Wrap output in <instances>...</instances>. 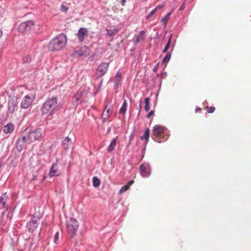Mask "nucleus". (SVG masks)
I'll list each match as a JSON object with an SVG mask.
<instances>
[{
    "instance_id": "1",
    "label": "nucleus",
    "mask_w": 251,
    "mask_h": 251,
    "mask_svg": "<svg viewBox=\"0 0 251 251\" xmlns=\"http://www.w3.org/2000/svg\"><path fill=\"white\" fill-rule=\"evenodd\" d=\"M67 42L66 36L61 34L51 40L48 45V48L51 51H57L62 49Z\"/></svg>"
},
{
    "instance_id": "8",
    "label": "nucleus",
    "mask_w": 251,
    "mask_h": 251,
    "mask_svg": "<svg viewBox=\"0 0 251 251\" xmlns=\"http://www.w3.org/2000/svg\"><path fill=\"white\" fill-rule=\"evenodd\" d=\"M28 137V134L27 132L25 135L22 136L19 138L17 145V147L18 150H21L24 147H25V144H30L31 143Z\"/></svg>"
},
{
    "instance_id": "2",
    "label": "nucleus",
    "mask_w": 251,
    "mask_h": 251,
    "mask_svg": "<svg viewBox=\"0 0 251 251\" xmlns=\"http://www.w3.org/2000/svg\"><path fill=\"white\" fill-rule=\"evenodd\" d=\"M57 103V98L55 97L47 100L41 108L42 113L49 115L52 114L56 107Z\"/></svg>"
},
{
    "instance_id": "14",
    "label": "nucleus",
    "mask_w": 251,
    "mask_h": 251,
    "mask_svg": "<svg viewBox=\"0 0 251 251\" xmlns=\"http://www.w3.org/2000/svg\"><path fill=\"white\" fill-rule=\"evenodd\" d=\"M60 175L59 171L58 170V165L56 163L52 165L50 171L49 173V176L50 177H53L54 176H58Z\"/></svg>"
},
{
    "instance_id": "40",
    "label": "nucleus",
    "mask_w": 251,
    "mask_h": 251,
    "mask_svg": "<svg viewBox=\"0 0 251 251\" xmlns=\"http://www.w3.org/2000/svg\"><path fill=\"white\" fill-rule=\"evenodd\" d=\"M134 182V181L133 180H130L128 182L127 185H128V187H129L130 185H131Z\"/></svg>"
},
{
    "instance_id": "20",
    "label": "nucleus",
    "mask_w": 251,
    "mask_h": 251,
    "mask_svg": "<svg viewBox=\"0 0 251 251\" xmlns=\"http://www.w3.org/2000/svg\"><path fill=\"white\" fill-rule=\"evenodd\" d=\"M117 137L113 138L112 140L111 141L108 149L107 151L108 152H110L112 151L114 149L116 145V142H117Z\"/></svg>"
},
{
    "instance_id": "33",
    "label": "nucleus",
    "mask_w": 251,
    "mask_h": 251,
    "mask_svg": "<svg viewBox=\"0 0 251 251\" xmlns=\"http://www.w3.org/2000/svg\"><path fill=\"white\" fill-rule=\"evenodd\" d=\"M207 109V112L209 113H212L214 112L215 108L214 106L208 107L206 106Z\"/></svg>"
},
{
    "instance_id": "11",
    "label": "nucleus",
    "mask_w": 251,
    "mask_h": 251,
    "mask_svg": "<svg viewBox=\"0 0 251 251\" xmlns=\"http://www.w3.org/2000/svg\"><path fill=\"white\" fill-rule=\"evenodd\" d=\"M140 172L143 177H148L151 174L150 166L148 164L141 165L140 166Z\"/></svg>"
},
{
    "instance_id": "35",
    "label": "nucleus",
    "mask_w": 251,
    "mask_h": 251,
    "mask_svg": "<svg viewBox=\"0 0 251 251\" xmlns=\"http://www.w3.org/2000/svg\"><path fill=\"white\" fill-rule=\"evenodd\" d=\"M156 10H152L149 14V15L147 16L146 18L147 19H150L151 17L156 12Z\"/></svg>"
},
{
    "instance_id": "27",
    "label": "nucleus",
    "mask_w": 251,
    "mask_h": 251,
    "mask_svg": "<svg viewBox=\"0 0 251 251\" xmlns=\"http://www.w3.org/2000/svg\"><path fill=\"white\" fill-rule=\"evenodd\" d=\"M171 38H172V35H170V36L169 37V39L167 43L166 44L164 50H163V52H164V53L166 52L169 49L170 44H171Z\"/></svg>"
},
{
    "instance_id": "46",
    "label": "nucleus",
    "mask_w": 251,
    "mask_h": 251,
    "mask_svg": "<svg viewBox=\"0 0 251 251\" xmlns=\"http://www.w3.org/2000/svg\"><path fill=\"white\" fill-rule=\"evenodd\" d=\"M20 88L22 89H24V88L23 87H21Z\"/></svg>"
},
{
    "instance_id": "3",
    "label": "nucleus",
    "mask_w": 251,
    "mask_h": 251,
    "mask_svg": "<svg viewBox=\"0 0 251 251\" xmlns=\"http://www.w3.org/2000/svg\"><path fill=\"white\" fill-rule=\"evenodd\" d=\"M78 226V222L74 218H71L69 221L67 222L66 227L67 232L72 237H74L76 235Z\"/></svg>"
},
{
    "instance_id": "37",
    "label": "nucleus",
    "mask_w": 251,
    "mask_h": 251,
    "mask_svg": "<svg viewBox=\"0 0 251 251\" xmlns=\"http://www.w3.org/2000/svg\"><path fill=\"white\" fill-rule=\"evenodd\" d=\"M153 114H154V111L152 110L147 115V117L148 118H150L151 117V116Z\"/></svg>"
},
{
    "instance_id": "44",
    "label": "nucleus",
    "mask_w": 251,
    "mask_h": 251,
    "mask_svg": "<svg viewBox=\"0 0 251 251\" xmlns=\"http://www.w3.org/2000/svg\"><path fill=\"white\" fill-rule=\"evenodd\" d=\"M33 215H34V217H37L38 218H40L41 217V215L40 214L38 215H36L35 213H34Z\"/></svg>"
},
{
    "instance_id": "15",
    "label": "nucleus",
    "mask_w": 251,
    "mask_h": 251,
    "mask_svg": "<svg viewBox=\"0 0 251 251\" xmlns=\"http://www.w3.org/2000/svg\"><path fill=\"white\" fill-rule=\"evenodd\" d=\"M72 144V140L69 137H66L62 141V146L64 150H67L70 148Z\"/></svg>"
},
{
    "instance_id": "13",
    "label": "nucleus",
    "mask_w": 251,
    "mask_h": 251,
    "mask_svg": "<svg viewBox=\"0 0 251 251\" xmlns=\"http://www.w3.org/2000/svg\"><path fill=\"white\" fill-rule=\"evenodd\" d=\"M88 35V31L85 28H80L77 33V37L79 41L82 42L84 40L85 36Z\"/></svg>"
},
{
    "instance_id": "6",
    "label": "nucleus",
    "mask_w": 251,
    "mask_h": 251,
    "mask_svg": "<svg viewBox=\"0 0 251 251\" xmlns=\"http://www.w3.org/2000/svg\"><path fill=\"white\" fill-rule=\"evenodd\" d=\"M30 141L32 143L36 140L41 138L43 136L42 130L41 128H37L27 132Z\"/></svg>"
},
{
    "instance_id": "42",
    "label": "nucleus",
    "mask_w": 251,
    "mask_h": 251,
    "mask_svg": "<svg viewBox=\"0 0 251 251\" xmlns=\"http://www.w3.org/2000/svg\"><path fill=\"white\" fill-rule=\"evenodd\" d=\"M61 9L63 11H67L68 10V8H66L65 6H62L61 7Z\"/></svg>"
},
{
    "instance_id": "32",
    "label": "nucleus",
    "mask_w": 251,
    "mask_h": 251,
    "mask_svg": "<svg viewBox=\"0 0 251 251\" xmlns=\"http://www.w3.org/2000/svg\"><path fill=\"white\" fill-rule=\"evenodd\" d=\"M81 96H82L81 92H77L74 96V99L76 101H77L80 100Z\"/></svg>"
},
{
    "instance_id": "4",
    "label": "nucleus",
    "mask_w": 251,
    "mask_h": 251,
    "mask_svg": "<svg viewBox=\"0 0 251 251\" xmlns=\"http://www.w3.org/2000/svg\"><path fill=\"white\" fill-rule=\"evenodd\" d=\"M34 25V22L32 20L23 22L18 26V31L22 33L28 32L32 29Z\"/></svg>"
},
{
    "instance_id": "25",
    "label": "nucleus",
    "mask_w": 251,
    "mask_h": 251,
    "mask_svg": "<svg viewBox=\"0 0 251 251\" xmlns=\"http://www.w3.org/2000/svg\"><path fill=\"white\" fill-rule=\"evenodd\" d=\"M126 102L125 101L120 109V113L121 114H124L125 113L126 109Z\"/></svg>"
},
{
    "instance_id": "45",
    "label": "nucleus",
    "mask_w": 251,
    "mask_h": 251,
    "mask_svg": "<svg viewBox=\"0 0 251 251\" xmlns=\"http://www.w3.org/2000/svg\"><path fill=\"white\" fill-rule=\"evenodd\" d=\"M2 31L1 29H0V38L2 36Z\"/></svg>"
},
{
    "instance_id": "43",
    "label": "nucleus",
    "mask_w": 251,
    "mask_h": 251,
    "mask_svg": "<svg viewBox=\"0 0 251 251\" xmlns=\"http://www.w3.org/2000/svg\"><path fill=\"white\" fill-rule=\"evenodd\" d=\"M201 109L200 107H196L195 109L196 112H197L198 111H201Z\"/></svg>"
},
{
    "instance_id": "39",
    "label": "nucleus",
    "mask_w": 251,
    "mask_h": 251,
    "mask_svg": "<svg viewBox=\"0 0 251 251\" xmlns=\"http://www.w3.org/2000/svg\"><path fill=\"white\" fill-rule=\"evenodd\" d=\"M119 2L122 4V6H124L126 2V0H119Z\"/></svg>"
},
{
    "instance_id": "7",
    "label": "nucleus",
    "mask_w": 251,
    "mask_h": 251,
    "mask_svg": "<svg viewBox=\"0 0 251 251\" xmlns=\"http://www.w3.org/2000/svg\"><path fill=\"white\" fill-rule=\"evenodd\" d=\"M90 54V50L86 46H84L81 48L79 50L74 51L72 56L77 58L79 57H85Z\"/></svg>"
},
{
    "instance_id": "30",
    "label": "nucleus",
    "mask_w": 251,
    "mask_h": 251,
    "mask_svg": "<svg viewBox=\"0 0 251 251\" xmlns=\"http://www.w3.org/2000/svg\"><path fill=\"white\" fill-rule=\"evenodd\" d=\"M171 54L169 52H168L165 57L163 59V63H167L168 62L170 58H171Z\"/></svg>"
},
{
    "instance_id": "24",
    "label": "nucleus",
    "mask_w": 251,
    "mask_h": 251,
    "mask_svg": "<svg viewBox=\"0 0 251 251\" xmlns=\"http://www.w3.org/2000/svg\"><path fill=\"white\" fill-rule=\"evenodd\" d=\"M150 99L149 98H146L145 99V102L146 104L145 106V110L146 111H148L150 109Z\"/></svg>"
},
{
    "instance_id": "17",
    "label": "nucleus",
    "mask_w": 251,
    "mask_h": 251,
    "mask_svg": "<svg viewBox=\"0 0 251 251\" xmlns=\"http://www.w3.org/2000/svg\"><path fill=\"white\" fill-rule=\"evenodd\" d=\"M16 105V101L12 99L8 101V109L11 113H13L15 111Z\"/></svg>"
},
{
    "instance_id": "34",
    "label": "nucleus",
    "mask_w": 251,
    "mask_h": 251,
    "mask_svg": "<svg viewBox=\"0 0 251 251\" xmlns=\"http://www.w3.org/2000/svg\"><path fill=\"white\" fill-rule=\"evenodd\" d=\"M58 239H59V232H57L55 233V236H54V243L57 244L58 243Z\"/></svg>"
},
{
    "instance_id": "18",
    "label": "nucleus",
    "mask_w": 251,
    "mask_h": 251,
    "mask_svg": "<svg viewBox=\"0 0 251 251\" xmlns=\"http://www.w3.org/2000/svg\"><path fill=\"white\" fill-rule=\"evenodd\" d=\"M14 129V125L11 123H8L3 128V132L5 134L11 133Z\"/></svg>"
},
{
    "instance_id": "10",
    "label": "nucleus",
    "mask_w": 251,
    "mask_h": 251,
    "mask_svg": "<svg viewBox=\"0 0 251 251\" xmlns=\"http://www.w3.org/2000/svg\"><path fill=\"white\" fill-rule=\"evenodd\" d=\"M109 67V64L102 63L98 67L96 75L98 77L102 76L107 72Z\"/></svg>"
},
{
    "instance_id": "36",
    "label": "nucleus",
    "mask_w": 251,
    "mask_h": 251,
    "mask_svg": "<svg viewBox=\"0 0 251 251\" xmlns=\"http://www.w3.org/2000/svg\"><path fill=\"white\" fill-rule=\"evenodd\" d=\"M164 6L163 5H159L157 6L154 9L156 10V11H157L159 9H161Z\"/></svg>"
},
{
    "instance_id": "41",
    "label": "nucleus",
    "mask_w": 251,
    "mask_h": 251,
    "mask_svg": "<svg viewBox=\"0 0 251 251\" xmlns=\"http://www.w3.org/2000/svg\"><path fill=\"white\" fill-rule=\"evenodd\" d=\"M185 7V4H183L179 8V10H181V11H182L184 9Z\"/></svg>"
},
{
    "instance_id": "21",
    "label": "nucleus",
    "mask_w": 251,
    "mask_h": 251,
    "mask_svg": "<svg viewBox=\"0 0 251 251\" xmlns=\"http://www.w3.org/2000/svg\"><path fill=\"white\" fill-rule=\"evenodd\" d=\"M122 78V73L120 72H118L116 75L114 81L116 85H119Z\"/></svg>"
},
{
    "instance_id": "26",
    "label": "nucleus",
    "mask_w": 251,
    "mask_h": 251,
    "mask_svg": "<svg viewBox=\"0 0 251 251\" xmlns=\"http://www.w3.org/2000/svg\"><path fill=\"white\" fill-rule=\"evenodd\" d=\"M150 129L148 128L145 130V133L144 135V136H142L141 137V139H143V138L145 139L146 141L147 142L149 140V136H150Z\"/></svg>"
},
{
    "instance_id": "28",
    "label": "nucleus",
    "mask_w": 251,
    "mask_h": 251,
    "mask_svg": "<svg viewBox=\"0 0 251 251\" xmlns=\"http://www.w3.org/2000/svg\"><path fill=\"white\" fill-rule=\"evenodd\" d=\"M171 12L170 13H168L166 16L165 17L162 18L161 19V21L162 22H163L165 24H166L167 22H168V21L169 20V19H170V16H171Z\"/></svg>"
},
{
    "instance_id": "9",
    "label": "nucleus",
    "mask_w": 251,
    "mask_h": 251,
    "mask_svg": "<svg viewBox=\"0 0 251 251\" xmlns=\"http://www.w3.org/2000/svg\"><path fill=\"white\" fill-rule=\"evenodd\" d=\"M165 128L159 125H156L153 127V135L156 138L163 137Z\"/></svg>"
},
{
    "instance_id": "29",
    "label": "nucleus",
    "mask_w": 251,
    "mask_h": 251,
    "mask_svg": "<svg viewBox=\"0 0 251 251\" xmlns=\"http://www.w3.org/2000/svg\"><path fill=\"white\" fill-rule=\"evenodd\" d=\"M31 60V57L29 55H26L23 57V61L25 63H29Z\"/></svg>"
},
{
    "instance_id": "5",
    "label": "nucleus",
    "mask_w": 251,
    "mask_h": 251,
    "mask_svg": "<svg viewBox=\"0 0 251 251\" xmlns=\"http://www.w3.org/2000/svg\"><path fill=\"white\" fill-rule=\"evenodd\" d=\"M35 98V93L27 94L24 98L21 103L22 108H27L32 103Z\"/></svg>"
},
{
    "instance_id": "12",
    "label": "nucleus",
    "mask_w": 251,
    "mask_h": 251,
    "mask_svg": "<svg viewBox=\"0 0 251 251\" xmlns=\"http://www.w3.org/2000/svg\"><path fill=\"white\" fill-rule=\"evenodd\" d=\"M112 111V108L111 106H105L104 110L102 114L101 119L103 122H105L106 120L110 117Z\"/></svg>"
},
{
    "instance_id": "22",
    "label": "nucleus",
    "mask_w": 251,
    "mask_h": 251,
    "mask_svg": "<svg viewBox=\"0 0 251 251\" xmlns=\"http://www.w3.org/2000/svg\"><path fill=\"white\" fill-rule=\"evenodd\" d=\"M145 32L142 30L139 34V35L136 37L135 40V43L136 44L139 43L141 41H143L145 39L144 34Z\"/></svg>"
},
{
    "instance_id": "31",
    "label": "nucleus",
    "mask_w": 251,
    "mask_h": 251,
    "mask_svg": "<svg viewBox=\"0 0 251 251\" xmlns=\"http://www.w3.org/2000/svg\"><path fill=\"white\" fill-rule=\"evenodd\" d=\"M129 187H128V185H127L122 186L119 191V193L121 194H123L126 191H127L129 189Z\"/></svg>"
},
{
    "instance_id": "38",
    "label": "nucleus",
    "mask_w": 251,
    "mask_h": 251,
    "mask_svg": "<svg viewBox=\"0 0 251 251\" xmlns=\"http://www.w3.org/2000/svg\"><path fill=\"white\" fill-rule=\"evenodd\" d=\"M107 34L109 36H112L113 34V32L112 30H107Z\"/></svg>"
},
{
    "instance_id": "19",
    "label": "nucleus",
    "mask_w": 251,
    "mask_h": 251,
    "mask_svg": "<svg viewBox=\"0 0 251 251\" xmlns=\"http://www.w3.org/2000/svg\"><path fill=\"white\" fill-rule=\"evenodd\" d=\"M8 200V196L6 193L2 195L0 198V203L3 206L4 208H5V210H8V207L6 205V201Z\"/></svg>"
},
{
    "instance_id": "16",
    "label": "nucleus",
    "mask_w": 251,
    "mask_h": 251,
    "mask_svg": "<svg viewBox=\"0 0 251 251\" xmlns=\"http://www.w3.org/2000/svg\"><path fill=\"white\" fill-rule=\"evenodd\" d=\"M38 223L36 220H31L27 224V227L29 231H33L37 227Z\"/></svg>"
},
{
    "instance_id": "23",
    "label": "nucleus",
    "mask_w": 251,
    "mask_h": 251,
    "mask_svg": "<svg viewBox=\"0 0 251 251\" xmlns=\"http://www.w3.org/2000/svg\"><path fill=\"white\" fill-rule=\"evenodd\" d=\"M100 181L97 177H94L93 178V185L95 187H98L100 185Z\"/></svg>"
}]
</instances>
